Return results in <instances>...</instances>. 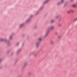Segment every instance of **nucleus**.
<instances>
[{"label": "nucleus", "mask_w": 77, "mask_h": 77, "mask_svg": "<svg viewBox=\"0 0 77 77\" xmlns=\"http://www.w3.org/2000/svg\"><path fill=\"white\" fill-rule=\"evenodd\" d=\"M42 41V38H38V41L35 42V46L36 47L38 48L39 47V44L41 43Z\"/></svg>", "instance_id": "1"}, {"label": "nucleus", "mask_w": 77, "mask_h": 77, "mask_svg": "<svg viewBox=\"0 0 77 77\" xmlns=\"http://www.w3.org/2000/svg\"><path fill=\"white\" fill-rule=\"evenodd\" d=\"M64 2V0H61L60 2H59L58 3V5H60L61 4H62Z\"/></svg>", "instance_id": "2"}, {"label": "nucleus", "mask_w": 77, "mask_h": 77, "mask_svg": "<svg viewBox=\"0 0 77 77\" xmlns=\"http://www.w3.org/2000/svg\"><path fill=\"white\" fill-rule=\"evenodd\" d=\"M54 29V26H50V30H53Z\"/></svg>", "instance_id": "3"}, {"label": "nucleus", "mask_w": 77, "mask_h": 77, "mask_svg": "<svg viewBox=\"0 0 77 77\" xmlns=\"http://www.w3.org/2000/svg\"><path fill=\"white\" fill-rule=\"evenodd\" d=\"M31 21V20H30V19H28L26 21V23H29V22H30V21Z\"/></svg>", "instance_id": "4"}, {"label": "nucleus", "mask_w": 77, "mask_h": 77, "mask_svg": "<svg viewBox=\"0 0 77 77\" xmlns=\"http://www.w3.org/2000/svg\"><path fill=\"white\" fill-rule=\"evenodd\" d=\"M48 35V31H47L45 35V37H46V36H47Z\"/></svg>", "instance_id": "5"}, {"label": "nucleus", "mask_w": 77, "mask_h": 77, "mask_svg": "<svg viewBox=\"0 0 77 77\" xmlns=\"http://www.w3.org/2000/svg\"><path fill=\"white\" fill-rule=\"evenodd\" d=\"M1 41H5V42H6L7 40L6 39H4L3 38H2L1 39Z\"/></svg>", "instance_id": "6"}, {"label": "nucleus", "mask_w": 77, "mask_h": 77, "mask_svg": "<svg viewBox=\"0 0 77 77\" xmlns=\"http://www.w3.org/2000/svg\"><path fill=\"white\" fill-rule=\"evenodd\" d=\"M70 11L71 13H73L74 12V10H71Z\"/></svg>", "instance_id": "7"}, {"label": "nucleus", "mask_w": 77, "mask_h": 77, "mask_svg": "<svg viewBox=\"0 0 77 77\" xmlns=\"http://www.w3.org/2000/svg\"><path fill=\"white\" fill-rule=\"evenodd\" d=\"M60 18V16H57L56 17V19H57V18Z\"/></svg>", "instance_id": "8"}, {"label": "nucleus", "mask_w": 77, "mask_h": 77, "mask_svg": "<svg viewBox=\"0 0 77 77\" xmlns=\"http://www.w3.org/2000/svg\"><path fill=\"white\" fill-rule=\"evenodd\" d=\"M67 13H68V14H70V13H71V11L70 10L68 11H67Z\"/></svg>", "instance_id": "9"}, {"label": "nucleus", "mask_w": 77, "mask_h": 77, "mask_svg": "<svg viewBox=\"0 0 77 77\" xmlns=\"http://www.w3.org/2000/svg\"><path fill=\"white\" fill-rule=\"evenodd\" d=\"M72 7H73V8H75L76 7V5H72Z\"/></svg>", "instance_id": "10"}, {"label": "nucleus", "mask_w": 77, "mask_h": 77, "mask_svg": "<svg viewBox=\"0 0 77 77\" xmlns=\"http://www.w3.org/2000/svg\"><path fill=\"white\" fill-rule=\"evenodd\" d=\"M48 1H49V0H47L46 1H45L44 3H47V2H48Z\"/></svg>", "instance_id": "11"}, {"label": "nucleus", "mask_w": 77, "mask_h": 77, "mask_svg": "<svg viewBox=\"0 0 77 77\" xmlns=\"http://www.w3.org/2000/svg\"><path fill=\"white\" fill-rule=\"evenodd\" d=\"M54 20H52L51 21V23H54Z\"/></svg>", "instance_id": "12"}, {"label": "nucleus", "mask_w": 77, "mask_h": 77, "mask_svg": "<svg viewBox=\"0 0 77 77\" xmlns=\"http://www.w3.org/2000/svg\"><path fill=\"white\" fill-rule=\"evenodd\" d=\"M21 51V49H19L17 51V53H19V52H20V51Z\"/></svg>", "instance_id": "13"}, {"label": "nucleus", "mask_w": 77, "mask_h": 77, "mask_svg": "<svg viewBox=\"0 0 77 77\" xmlns=\"http://www.w3.org/2000/svg\"><path fill=\"white\" fill-rule=\"evenodd\" d=\"M74 21H77V18H76L74 20Z\"/></svg>", "instance_id": "14"}, {"label": "nucleus", "mask_w": 77, "mask_h": 77, "mask_svg": "<svg viewBox=\"0 0 77 77\" xmlns=\"http://www.w3.org/2000/svg\"><path fill=\"white\" fill-rule=\"evenodd\" d=\"M31 72H28V74H29V75H30V74H31Z\"/></svg>", "instance_id": "15"}, {"label": "nucleus", "mask_w": 77, "mask_h": 77, "mask_svg": "<svg viewBox=\"0 0 77 77\" xmlns=\"http://www.w3.org/2000/svg\"><path fill=\"white\" fill-rule=\"evenodd\" d=\"M54 43V42L53 41H52L51 42V44H53Z\"/></svg>", "instance_id": "16"}, {"label": "nucleus", "mask_w": 77, "mask_h": 77, "mask_svg": "<svg viewBox=\"0 0 77 77\" xmlns=\"http://www.w3.org/2000/svg\"><path fill=\"white\" fill-rule=\"evenodd\" d=\"M12 39V36H11L10 37V39Z\"/></svg>", "instance_id": "17"}, {"label": "nucleus", "mask_w": 77, "mask_h": 77, "mask_svg": "<svg viewBox=\"0 0 77 77\" xmlns=\"http://www.w3.org/2000/svg\"><path fill=\"white\" fill-rule=\"evenodd\" d=\"M34 55L35 56H36V55H37V53H35L34 54Z\"/></svg>", "instance_id": "18"}, {"label": "nucleus", "mask_w": 77, "mask_h": 77, "mask_svg": "<svg viewBox=\"0 0 77 77\" xmlns=\"http://www.w3.org/2000/svg\"><path fill=\"white\" fill-rule=\"evenodd\" d=\"M23 25V24H21L20 25V27H21Z\"/></svg>", "instance_id": "19"}, {"label": "nucleus", "mask_w": 77, "mask_h": 77, "mask_svg": "<svg viewBox=\"0 0 77 77\" xmlns=\"http://www.w3.org/2000/svg\"><path fill=\"white\" fill-rule=\"evenodd\" d=\"M19 45V43H17V45Z\"/></svg>", "instance_id": "20"}, {"label": "nucleus", "mask_w": 77, "mask_h": 77, "mask_svg": "<svg viewBox=\"0 0 77 77\" xmlns=\"http://www.w3.org/2000/svg\"><path fill=\"white\" fill-rule=\"evenodd\" d=\"M59 26H60H60H62V25L61 24H59Z\"/></svg>", "instance_id": "21"}, {"label": "nucleus", "mask_w": 77, "mask_h": 77, "mask_svg": "<svg viewBox=\"0 0 77 77\" xmlns=\"http://www.w3.org/2000/svg\"><path fill=\"white\" fill-rule=\"evenodd\" d=\"M75 4H76V5H77V2H76Z\"/></svg>", "instance_id": "22"}, {"label": "nucleus", "mask_w": 77, "mask_h": 77, "mask_svg": "<svg viewBox=\"0 0 77 77\" xmlns=\"http://www.w3.org/2000/svg\"><path fill=\"white\" fill-rule=\"evenodd\" d=\"M27 63H25L24 65H27Z\"/></svg>", "instance_id": "23"}, {"label": "nucleus", "mask_w": 77, "mask_h": 77, "mask_svg": "<svg viewBox=\"0 0 77 77\" xmlns=\"http://www.w3.org/2000/svg\"><path fill=\"white\" fill-rule=\"evenodd\" d=\"M73 2V0H71V2Z\"/></svg>", "instance_id": "24"}, {"label": "nucleus", "mask_w": 77, "mask_h": 77, "mask_svg": "<svg viewBox=\"0 0 77 77\" xmlns=\"http://www.w3.org/2000/svg\"><path fill=\"white\" fill-rule=\"evenodd\" d=\"M55 33L56 35H57V32H55Z\"/></svg>", "instance_id": "25"}, {"label": "nucleus", "mask_w": 77, "mask_h": 77, "mask_svg": "<svg viewBox=\"0 0 77 77\" xmlns=\"http://www.w3.org/2000/svg\"><path fill=\"white\" fill-rule=\"evenodd\" d=\"M59 38H60V36H58Z\"/></svg>", "instance_id": "26"}, {"label": "nucleus", "mask_w": 77, "mask_h": 77, "mask_svg": "<svg viewBox=\"0 0 77 77\" xmlns=\"http://www.w3.org/2000/svg\"><path fill=\"white\" fill-rule=\"evenodd\" d=\"M43 9V8H42V9H41V8H40L41 10H42Z\"/></svg>", "instance_id": "27"}, {"label": "nucleus", "mask_w": 77, "mask_h": 77, "mask_svg": "<svg viewBox=\"0 0 77 77\" xmlns=\"http://www.w3.org/2000/svg\"><path fill=\"white\" fill-rule=\"evenodd\" d=\"M61 18H62L60 17V19H61Z\"/></svg>", "instance_id": "28"}]
</instances>
